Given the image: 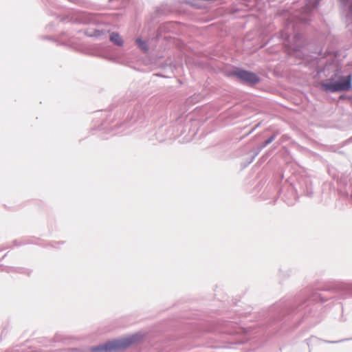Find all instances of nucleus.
Masks as SVG:
<instances>
[{
	"instance_id": "f257e3e1",
	"label": "nucleus",
	"mask_w": 352,
	"mask_h": 352,
	"mask_svg": "<svg viewBox=\"0 0 352 352\" xmlns=\"http://www.w3.org/2000/svg\"><path fill=\"white\" fill-rule=\"evenodd\" d=\"M136 341V336H132L130 337L124 338L120 340H116L108 342L102 345H100L96 348L92 349L94 352L98 351H107L111 352L113 351L122 350Z\"/></svg>"
},
{
	"instance_id": "f03ea898",
	"label": "nucleus",
	"mask_w": 352,
	"mask_h": 352,
	"mask_svg": "<svg viewBox=\"0 0 352 352\" xmlns=\"http://www.w3.org/2000/svg\"><path fill=\"white\" fill-rule=\"evenodd\" d=\"M351 76L349 75L338 82L331 81L323 82L320 83V88L322 91L327 92L348 91L351 88Z\"/></svg>"
},
{
	"instance_id": "7ed1b4c3",
	"label": "nucleus",
	"mask_w": 352,
	"mask_h": 352,
	"mask_svg": "<svg viewBox=\"0 0 352 352\" xmlns=\"http://www.w3.org/2000/svg\"><path fill=\"white\" fill-rule=\"evenodd\" d=\"M234 75L240 80L250 84H256L259 80L256 74L247 71L239 70L235 72Z\"/></svg>"
},
{
	"instance_id": "20e7f679",
	"label": "nucleus",
	"mask_w": 352,
	"mask_h": 352,
	"mask_svg": "<svg viewBox=\"0 0 352 352\" xmlns=\"http://www.w3.org/2000/svg\"><path fill=\"white\" fill-rule=\"evenodd\" d=\"M110 40L118 45H122L123 43L122 38L117 33L113 32L110 36Z\"/></svg>"
},
{
	"instance_id": "39448f33",
	"label": "nucleus",
	"mask_w": 352,
	"mask_h": 352,
	"mask_svg": "<svg viewBox=\"0 0 352 352\" xmlns=\"http://www.w3.org/2000/svg\"><path fill=\"white\" fill-rule=\"evenodd\" d=\"M136 42L138 44V46L140 49H142L144 51L147 50V46L143 41H142L141 39H137Z\"/></svg>"
},
{
	"instance_id": "423d86ee",
	"label": "nucleus",
	"mask_w": 352,
	"mask_h": 352,
	"mask_svg": "<svg viewBox=\"0 0 352 352\" xmlns=\"http://www.w3.org/2000/svg\"><path fill=\"white\" fill-rule=\"evenodd\" d=\"M272 140H273V138H271L270 139H269L268 140L266 141L265 144L270 143Z\"/></svg>"
}]
</instances>
